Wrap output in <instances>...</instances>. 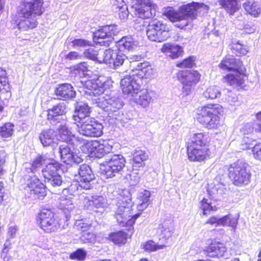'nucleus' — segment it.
Listing matches in <instances>:
<instances>
[{
    "instance_id": "obj_1",
    "label": "nucleus",
    "mask_w": 261,
    "mask_h": 261,
    "mask_svg": "<svg viewBox=\"0 0 261 261\" xmlns=\"http://www.w3.org/2000/svg\"><path fill=\"white\" fill-rule=\"evenodd\" d=\"M84 88L88 91L86 92L94 95L93 103L109 113L116 112L123 106V102L118 96L104 93L105 83H101L99 79L89 80L85 82Z\"/></svg>"
},
{
    "instance_id": "obj_2",
    "label": "nucleus",
    "mask_w": 261,
    "mask_h": 261,
    "mask_svg": "<svg viewBox=\"0 0 261 261\" xmlns=\"http://www.w3.org/2000/svg\"><path fill=\"white\" fill-rule=\"evenodd\" d=\"M209 9L208 6L203 3L192 2L180 7L178 11L173 7H168L163 10V15L172 22H179L177 27L183 28L189 25L196 18L198 13L201 11L207 12Z\"/></svg>"
},
{
    "instance_id": "obj_3",
    "label": "nucleus",
    "mask_w": 261,
    "mask_h": 261,
    "mask_svg": "<svg viewBox=\"0 0 261 261\" xmlns=\"http://www.w3.org/2000/svg\"><path fill=\"white\" fill-rule=\"evenodd\" d=\"M18 28L20 30L32 29L37 26L35 15H40L43 11V0H19Z\"/></svg>"
},
{
    "instance_id": "obj_4",
    "label": "nucleus",
    "mask_w": 261,
    "mask_h": 261,
    "mask_svg": "<svg viewBox=\"0 0 261 261\" xmlns=\"http://www.w3.org/2000/svg\"><path fill=\"white\" fill-rule=\"evenodd\" d=\"M117 208L115 211V217L119 225L121 227H133L140 214H136L132 216L131 208L133 205L129 192L126 190H121L117 198Z\"/></svg>"
},
{
    "instance_id": "obj_5",
    "label": "nucleus",
    "mask_w": 261,
    "mask_h": 261,
    "mask_svg": "<svg viewBox=\"0 0 261 261\" xmlns=\"http://www.w3.org/2000/svg\"><path fill=\"white\" fill-rule=\"evenodd\" d=\"M206 135L195 134L187 147L188 159L191 162H203L210 157V151L206 144Z\"/></svg>"
},
{
    "instance_id": "obj_6",
    "label": "nucleus",
    "mask_w": 261,
    "mask_h": 261,
    "mask_svg": "<svg viewBox=\"0 0 261 261\" xmlns=\"http://www.w3.org/2000/svg\"><path fill=\"white\" fill-rule=\"evenodd\" d=\"M223 112V108L219 104H207L198 109L197 119L208 129L217 128L220 126V115Z\"/></svg>"
},
{
    "instance_id": "obj_7",
    "label": "nucleus",
    "mask_w": 261,
    "mask_h": 261,
    "mask_svg": "<svg viewBox=\"0 0 261 261\" xmlns=\"http://www.w3.org/2000/svg\"><path fill=\"white\" fill-rule=\"evenodd\" d=\"M247 167L248 164L241 160L230 165L228 168V174L235 185L246 186L250 182L251 174Z\"/></svg>"
},
{
    "instance_id": "obj_8",
    "label": "nucleus",
    "mask_w": 261,
    "mask_h": 261,
    "mask_svg": "<svg viewBox=\"0 0 261 261\" xmlns=\"http://www.w3.org/2000/svg\"><path fill=\"white\" fill-rule=\"evenodd\" d=\"M125 159L121 154H114L101 165V170L107 178L121 174L125 165Z\"/></svg>"
},
{
    "instance_id": "obj_9",
    "label": "nucleus",
    "mask_w": 261,
    "mask_h": 261,
    "mask_svg": "<svg viewBox=\"0 0 261 261\" xmlns=\"http://www.w3.org/2000/svg\"><path fill=\"white\" fill-rule=\"evenodd\" d=\"M77 130L80 134L90 137H98L102 134L103 126L93 118H88L77 121Z\"/></svg>"
},
{
    "instance_id": "obj_10",
    "label": "nucleus",
    "mask_w": 261,
    "mask_h": 261,
    "mask_svg": "<svg viewBox=\"0 0 261 261\" xmlns=\"http://www.w3.org/2000/svg\"><path fill=\"white\" fill-rule=\"evenodd\" d=\"M169 29L162 21L153 20L147 27L146 34L148 39L152 41L162 42L169 37Z\"/></svg>"
},
{
    "instance_id": "obj_11",
    "label": "nucleus",
    "mask_w": 261,
    "mask_h": 261,
    "mask_svg": "<svg viewBox=\"0 0 261 261\" xmlns=\"http://www.w3.org/2000/svg\"><path fill=\"white\" fill-rule=\"evenodd\" d=\"M38 217L41 228L46 233L56 232L61 228L60 220L55 218L54 213L50 210H42Z\"/></svg>"
},
{
    "instance_id": "obj_12",
    "label": "nucleus",
    "mask_w": 261,
    "mask_h": 261,
    "mask_svg": "<svg viewBox=\"0 0 261 261\" xmlns=\"http://www.w3.org/2000/svg\"><path fill=\"white\" fill-rule=\"evenodd\" d=\"M131 9L134 15L142 19L155 16V6L151 0H133Z\"/></svg>"
},
{
    "instance_id": "obj_13",
    "label": "nucleus",
    "mask_w": 261,
    "mask_h": 261,
    "mask_svg": "<svg viewBox=\"0 0 261 261\" xmlns=\"http://www.w3.org/2000/svg\"><path fill=\"white\" fill-rule=\"evenodd\" d=\"M60 168V164L55 161L48 163L42 170L45 182H47L53 187L60 186L63 180L58 173Z\"/></svg>"
},
{
    "instance_id": "obj_14",
    "label": "nucleus",
    "mask_w": 261,
    "mask_h": 261,
    "mask_svg": "<svg viewBox=\"0 0 261 261\" xmlns=\"http://www.w3.org/2000/svg\"><path fill=\"white\" fill-rule=\"evenodd\" d=\"M118 32L116 25L103 26L93 33V40L96 44L109 46L113 36Z\"/></svg>"
},
{
    "instance_id": "obj_15",
    "label": "nucleus",
    "mask_w": 261,
    "mask_h": 261,
    "mask_svg": "<svg viewBox=\"0 0 261 261\" xmlns=\"http://www.w3.org/2000/svg\"><path fill=\"white\" fill-rule=\"evenodd\" d=\"M30 196L34 199H42L46 195L45 186L35 176L25 175Z\"/></svg>"
},
{
    "instance_id": "obj_16",
    "label": "nucleus",
    "mask_w": 261,
    "mask_h": 261,
    "mask_svg": "<svg viewBox=\"0 0 261 261\" xmlns=\"http://www.w3.org/2000/svg\"><path fill=\"white\" fill-rule=\"evenodd\" d=\"M180 80L183 85L184 91L188 94L191 89L199 81L200 74L196 70H186L180 73Z\"/></svg>"
},
{
    "instance_id": "obj_17",
    "label": "nucleus",
    "mask_w": 261,
    "mask_h": 261,
    "mask_svg": "<svg viewBox=\"0 0 261 261\" xmlns=\"http://www.w3.org/2000/svg\"><path fill=\"white\" fill-rule=\"evenodd\" d=\"M60 153L61 160L67 164H79L83 161L73 152V146L70 144L64 143L60 146Z\"/></svg>"
},
{
    "instance_id": "obj_18",
    "label": "nucleus",
    "mask_w": 261,
    "mask_h": 261,
    "mask_svg": "<svg viewBox=\"0 0 261 261\" xmlns=\"http://www.w3.org/2000/svg\"><path fill=\"white\" fill-rule=\"evenodd\" d=\"M120 86L123 94L130 95L132 97L137 95L141 87L134 75L124 76L121 80Z\"/></svg>"
},
{
    "instance_id": "obj_19",
    "label": "nucleus",
    "mask_w": 261,
    "mask_h": 261,
    "mask_svg": "<svg viewBox=\"0 0 261 261\" xmlns=\"http://www.w3.org/2000/svg\"><path fill=\"white\" fill-rule=\"evenodd\" d=\"M79 175L80 178L79 186L86 190L90 189L91 187L90 182L94 178L90 167L86 164L81 165L79 169Z\"/></svg>"
},
{
    "instance_id": "obj_20",
    "label": "nucleus",
    "mask_w": 261,
    "mask_h": 261,
    "mask_svg": "<svg viewBox=\"0 0 261 261\" xmlns=\"http://www.w3.org/2000/svg\"><path fill=\"white\" fill-rule=\"evenodd\" d=\"M242 66V62L235 59L231 55L225 56L219 65V67L222 70L232 71L241 70Z\"/></svg>"
},
{
    "instance_id": "obj_21",
    "label": "nucleus",
    "mask_w": 261,
    "mask_h": 261,
    "mask_svg": "<svg viewBox=\"0 0 261 261\" xmlns=\"http://www.w3.org/2000/svg\"><path fill=\"white\" fill-rule=\"evenodd\" d=\"M205 254L211 257H220L226 252L225 246L219 242H214L205 247L204 250Z\"/></svg>"
},
{
    "instance_id": "obj_22",
    "label": "nucleus",
    "mask_w": 261,
    "mask_h": 261,
    "mask_svg": "<svg viewBox=\"0 0 261 261\" xmlns=\"http://www.w3.org/2000/svg\"><path fill=\"white\" fill-rule=\"evenodd\" d=\"M174 226L173 221L171 220H164L160 224L158 228V233L161 239L165 240L169 239L174 232Z\"/></svg>"
},
{
    "instance_id": "obj_23",
    "label": "nucleus",
    "mask_w": 261,
    "mask_h": 261,
    "mask_svg": "<svg viewBox=\"0 0 261 261\" xmlns=\"http://www.w3.org/2000/svg\"><path fill=\"white\" fill-rule=\"evenodd\" d=\"M243 70L241 69L234 71V73H229L225 77V81L234 88L241 87L244 84L245 75L241 73Z\"/></svg>"
},
{
    "instance_id": "obj_24",
    "label": "nucleus",
    "mask_w": 261,
    "mask_h": 261,
    "mask_svg": "<svg viewBox=\"0 0 261 261\" xmlns=\"http://www.w3.org/2000/svg\"><path fill=\"white\" fill-rule=\"evenodd\" d=\"M55 92L59 98L62 99L74 97L76 94L73 87L69 84H63L59 85L56 88Z\"/></svg>"
},
{
    "instance_id": "obj_25",
    "label": "nucleus",
    "mask_w": 261,
    "mask_h": 261,
    "mask_svg": "<svg viewBox=\"0 0 261 261\" xmlns=\"http://www.w3.org/2000/svg\"><path fill=\"white\" fill-rule=\"evenodd\" d=\"M134 101L143 108L149 107L153 99L149 92L145 89L139 90L137 95L133 96Z\"/></svg>"
},
{
    "instance_id": "obj_26",
    "label": "nucleus",
    "mask_w": 261,
    "mask_h": 261,
    "mask_svg": "<svg viewBox=\"0 0 261 261\" xmlns=\"http://www.w3.org/2000/svg\"><path fill=\"white\" fill-rule=\"evenodd\" d=\"M90 112V108L87 103L83 102H77L75 110L76 115H73V119L75 122H77L82 121V119L90 118L89 117Z\"/></svg>"
},
{
    "instance_id": "obj_27",
    "label": "nucleus",
    "mask_w": 261,
    "mask_h": 261,
    "mask_svg": "<svg viewBox=\"0 0 261 261\" xmlns=\"http://www.w3.org/2000/svg\"><path fill=\"white\" fill-rule=\"evenodd\" d=\"M138 45V42L132 37H125L117 43L116 47L120 51L125 52L135 49Z\"/></svg>"
},
{
    "instance_id": "obj_28",
    "label": "nucleus",
    "mask_w": 261,
    "mask_h": 261,
    "mask_svg": "<svg viewBox=\"0 0 261 261\" xmlns=\"http://www.w3.org/2000/svg\"><path fill=\"white\" fill-rule=\"evenodd\" d=\"M56 133L54 129H47L41 132L39 136L40 140L44 146L54 145L59 139L56 138Z\"/></svg>"
},
{
    "instance_id": "obj_29",
    "label": "nucleus",
    "mask_w": 261,
    "mask_h": 261,
    "mask_svg": "<svg viewBox=\"0 0 261 261\" xmlns=\"http://www.w3.org/2000/svg\"><path fill=\"white\" fill-rule=\"evenodd\" d=\"M161 50L166 56L172 59L178 58L182 53V48L181 47L178 45L169 43L164 44Z\"/></svg>"
},
{
    "instance_id": "obj_30",
    "label": "nucleus",
    "mask_w": 261,
    "mask_h": 261,
    "mask_svg": "<svg viewBox=\"0 0 261 261\" xmlns=\"http://www.w3.org/2000/svg\"><path fill=\"white\" fill-rule=\"evenodd\" d=\"M66 105L65 102H62L54 106L51 109L48 110L47 119L52 120H58V117L64 115L66 113Z\"/></svg>"
},
{
    "instance_id": "obj_31",
    "label": "nucleus",
    "mask_w": 261,
    "mask_h": 261,
    "mask_svg": "<svg viewBox=\"0 0 261 261\" xmlns=\"http://www.w3.org/2000/svg\"><path fill=\"white\" fill-rule=\"evenodd\" d=\"M226 191L224 186L218 183L208 188L207 192L210 196L215 200H220Z\"/></svg>"
},
{
    "instance_id": "obj_32",
    "label": "nucleus",
    "mask_w": 261,
    "mask_h": 261,
    "mask_svg": "<svg viewBox=\"0 0 261 261\" xmlns=\"http://www.w3.org/2000/svg\"><path fill=\"white\" fill-rule=\"evenodd\" d=\"M58 206L65 214L71 212L75 207L72 198L70 196L64 195L60 197Z\"/></svg>"
},
{
    "instance_id": "obj_33",
    "label": "nucleus",
    "mask_w": 261,
    "mask_h": 261,
    "mask_svg": "<svg viewBox=\"0 0 261 261\" xmlns=\"http://www.w3.org/2000/svg\"><path fill=\"white\" fill-rule=\"evenodd\" d=\"M69 124L67 122L60 124L58 127V132L60 137V140L65 143H68L72 140L73 136L69 129Z\"/></svg>"
},
{
    "instance_id": "obj_34",
    "label": "nucleus",
    "mask_w": 261,
    "mask_h": 261,
    "mask_svg": "<svg viewBox=\"0 0 261 261\" xmlns=\"http://www.w3.org/2000/svg\"><path fill=\"white\" fill-rule=\"evenodd\" d=\"M96 149L95 152V156L101 158L105 154L110 153L113 149L112 146L107 141L97 142Z\"/></svg>"
},
{
    "instance_id": "obj_35",
    "label": "nucleus",
    "mask_w": 261,
    "mask_h": 261,
    "mask_svg": "<svg viewBox=\"0 0 261 261\" xmlns=\"http://www.w3.org/2000/svg\"><path fill=\"white\" fill-rule=\"evenodd\" d=\"M116 50L111 48L105 50H100V56H98L97 62L112 65Z\"/></svg>"
},
{
    "instance_id": "obj_36",
    "label": "nucleus",
    "mask_w": 261,
    "mask_h": 261,
    "mask_svg": "<svg viewBox=\"0 0 261 261\" xmlns=\"http://www.w3.org/2000/svg\"><path fill=\"white\" fill-rule=\"evenodd\" d=\"M45 160L42 156H37L33 162L32 164L26 163L25 167L28 173H31V176H33L37 169L40 168L41 166L45 164Z\"/></svg>"
},
{
    "instance_id": "obj_37",
    "label": "nucleus",
    "mask_w": 261,
    "mask_h": 261,
    "mask_svg": "<svg viewBox=\"0 0 261 261\" xmlns=\"http://www.w3.org/2000/svg\"><path fill=\"white\" fill-rule=\"evenodd\" d=\"M150 192L148 190H144L138 194V199L140 201L137 206L139 211H142L146 208L149 204Z\"/></svg>"
},
{
    "instance_id": "obj_38",
    "label": "nucleus",
    "mask_w": 261,
    "mask_h": 261,
    "mask_svg": "<svg viewBox=\"0 0 261 261\" xmlns=\"http://www.w3.org/2000/svg\"><path fill=\"white\" fill-rule=\"evenodd\" d=\"M245 11L249 14L257 16L261 12V9L257 3L253 0H249L243 5Z\"/></svg>"
},
{
    "instance_id": "obj_39",
    "label": "nucleus",
    "mask_w": 261,
    "mask_h": 261,
    "mask_svg": "<svg viewBox=\"0 0 261 261\" xmlns=\"http://www.w3.org/2000/svg\"><path fill=\"white\" fill-rule=\"evenodd\" d=\"M240 0H221V5L230 15H232L239 8Z\"/></svg>"
},
{
    "instance_id": "obj_40",
    "label": "nucleus",
    "mask_w": 261,
    "mask_h": 261,
    "mask_svg": "<svg viewBox=\"0 0 261 261\" xmlns=\"http://www.w3.org/2000/svg\"><path fill=\"white\" fill-rule=\"evenodd\" d=\"M97 140L86 141L84 142L80 149L82 152L86 154L95 156V152L96 149Z\"/></svg>"
},
{
    "instance_id": "obj_41",
    "label": "nucleus",
    "mask_w": 261,
    "mask_h": 261,
    "mask_svg": "<svg viewBox=\"0 0 261 261\" xmlns=\"http://www.w3.org/2000/svg\"><path fill=\"white\" fill-rule=\"evenodd\" d=\"M136 69L138 71L137 74L140 78L147 77L151 72V67L148 62L138 63Z\"/></svg>"
},
{
    "instance_id": "obj_42",
    "label": "nucleus",
    "mask_w": 261,
    "mask_h": 261,
    "mask_svg": "<svg viewBox=\"0 0 261 261\" xmlns=\"http://www.w3.org/2000/svg\"><path fill=\"white\" fill-rule=\"evenodd\" d=\"M238 218L232 215H228L220 218L219 224L221 226H228L231 227L235 231L238 224Z\"/></svg>"
},
{
    "instance_id": "obj_43",
    "label": "nucleus",
    "mask_w": 261,
    "mask_h": 261,
    "mask_svg": "<svg viewBox=\"0 0 261 261\" xmlns=\"http://www.w3.org/2000/svg\"><path fill=\"white\" fill-rule=\"evenodd\" d=\"M148 157V155L145 151L139 148L136 149L133 153V166H135L134 164H137L143 167L144 164L142 163L147 160Z\"/></svg>"
},
{
    "instance_id": "obj_44",
    "label": "nucleus",
    "mask_w": 261,
    "mask_h": 261,
    "mask_svg": "<svg viewBox=\"0 0 261 261\" xmlns=\"http://www.w3.org/2000/svg\"><path fill=\"white\" fill-rule=\"evenodd\" d=\"M221 95V92L216 86H210L203 93V97L206 99H214Z\"/></svg>"
},
{
    "instance_id": "obj_45",
    "label": "nucleus",
    "mask_w": 261,
    "mask_h": 261,
    "mask_svg": "<svg viewBox=\"0 0 261 261\" xmlns=\"http://www.w3.org/2000/svg\"><path fill=\"white\" fill-rule=\"evenodd\" d=\"M87 202L89 203V205L92 208H103L106 206L107 203L106 200L102 196H93L91 198L88 199Z\"/></svg>"
},
{
    "instance_id": "obj_46",
    "label": "nucleus",
    "mask_w": 261,
    "mask_h": 261,
    "mask_svg": "<svg viewBox=\"0 0 261 261\" xmlns=\"http://www.w3.org/2000/svg\"><path fill=\"white\" fill-rule=\"evenodd\" d=\"M109 239L116 244L125 243L127 239V234L122 231L111 233L109 235Z\"/></svg>"
},
{
    "instance_id": "obj_47",
    "label": "nucleus",
    "mask_w": 261,
    "mask_h": 261,
    "mask_svg": "<svg viewBox=\"0 0 261 261\" xmlns=\"http://www.w3.org/2000/svg\"><path fill=\"white\" fill-rule=\"evenodd\" d=\"M200 208L203 211V215H207L211 211H215L217 208L212 205V202L206 198H203L200 202Z\"/></svg>"
},
{
    "instance_id": "obj_48",
    "label": "nucleus",
    "mask_w": 261,
    "mask_h": 261,
    "mask_svg": "<svg viewBox=\"0 0 261 261\" xmlns=\"http://www.w3.org/2000/svg\"><path fill=\"white\" fill-rule=\"evenodd\" d=\"M231 49L233 53L237 56L245 55L248 51V47L239 42L232 43Z\"/></svg>"
},
{
    "instance_id": "obj_49",
    "label": "nucleus",
    "mask_w": 261,
    "mask_h": 261,
    "mask_svg": "<svg viewBox=\"0 0 261 261\" xmlns=\"http://www.w3.org/2000/svg\"><path fill=\"white\" fill-rule=\"evenodd\" d=\"M14 125L11 123H5L0 127V136L3 138H8L12 135L14 132Z\"/></svg>"
},
{
    "instance_id": "obj_50",
    "label": "nucleus",
    "mask_w": 261,
    "mask_h": 261,
    "mask_svg": "<svg viewBox=\"0 0 261 261\" xmlns=\"http://www.w3.org/2000/svg\"><path fill=\"white\" fill-rule=\"evenodd\" d=\"M100 50L98 51L95 47H90L84 50L85 56L91 60L97 61L98 56H100Z\"/></svg>"
},
{
    "instance_id": "obj_51",
    "label": "nucleus",
    "mask_w": 261,
    "mask_h": 261,
    "mask_svg": "<svg viewBox=\"0 0 261 261\" xmlns=\"http://www.w3.org/2000/svg\"><path fill=\"white\" fill-rule=\"evenodd\" d=\"M142 246L144 250L148 252L154 251L157 250L162 249H164L165 247L164 245H158L155 242L151 240L147 241Z\"/></svg>"
},
{
    "instance_id": "obj_52",
    "label": "nucleus",
    "mask_w": 261,
    "mask_h": 261,
    "mask_svg": "<svg viewBox=\"0 0 261 261\" xmlns=\"http://www.w3.org/2000/svg\"><path fill=\"white\" fill-rule=\"evenodd\" d=\"M121 52L122 51H119V52L117 53L116 51L114 55V58L112 65H113L115 68L122 65L125 60L126 57Z\"/></svg>"
},
{
    "instance_id": "obj_53",
    "label": "nucleus",
    "mask_w": 261,
    "mask_h": 261,
    "mask_svg": "<svg viewBox=\"0 0 261 261\" xmlns=\"http://www.w3.org/2000/svg\"><path fill=\"white\" fill-rule=\"evenodd\" d=\"M87 255L86 252L83 249L80 248L70 255V258L77 261H83Z\"/></svg>"
},
{
    "instance_id": "obj_54",
    "label": "nucleus",
    "mask_w": 261,
    "mask_h": 261,
    "mask_svg": "<svg viewBox=\"0 0 261 261\" xmlns=\"http://www.w3.org/2000/svg\"><path fill=\"white\" fill-rule=\"evenodd\" d=\"M91 227V224L85 222L83 220H76L74 224V228L83 233L88 231Z\"/></svg>"
},
{
    "instance_id": "obj_55",
    "label": "nucleus",
    "mask_w": 261,
    "mask_h": 261,
    "mask_svg": "<svg viewBox=\"0 0 261 261\" xmlns=\"http://www.w3.org/2000/svg\"><path fill=\"white\" fill-rule=\"evenodd\" d=\"M71 43L72 46L74 48L85 47L91 45L90 41L83 39H74L71 42Z\"/></svg>"
},
{
    "instance_id": "obj_56",
    "label": "nucleus",
    "mask_w": 261,
    "mask_h": 261,
    "mask_svg": "<svg viewBox=\"0 0 261 261\" xmlns=\"http://www.w3.org/2000/svg\"><path fill=\"white\" fill-rule=\"evenodd\" d=\"M80 239L81 241L84 243H92L95 242L96 236L93 233L87 231L82 233Z\"/></svg>"
},
{
    "instance_id": "obj_57",
    "label": "nucleus",
    "mask_w": 261,
    "mask_h": 261,
    "mask_svg": "<svg viewBox=\"0 0 261 261\" xmlns=\"http://www.w3.org/2000/svg\"><path fill=\"white\" fill-rule=\"evenodd\" d=\"M195 57L192 56L185 59L182 62L177 64V66L180 68L192 67L195 64Z\"/></svg>"
},
{
    "instance_id": "obj_58",
    "label": "nucleus",
    "mask_w": 261,
    "mask_h": 261,
    "mask_svg": "<svg viewBox=\"0 0 261 261\" xmlns=\"http://www.w3.org/2000/svg\"><path fill=\"white\" fill-rule=\"evenodd\" d=\"M74 70L77 71L80 76L84 75L88 71V65L85 62L81 63L74 66Z\"/></svg>"
},
{
    "instance_id": "obj_59",
    "label": "nucleus",
    "mask_w": 261,
    "mask_h": 261,
    "mask_svg": "<svg viewBox=\"0 0 261 261\" xmlns=\"http://www.w3.org/2000/svg\"><path fill=\"white\" fill-rule=\"evenodd\" d=\"M252 152L254 158L261 161V143L256 144L252 148Z\"/></svg>"
},
{
    "instance_id": "obj_60",
    "label": "nucleus",
    "mask_w": 261,
    "mask_h": 261,
    "mask_svg": "<svg viewBox=\"0 0 261 261\" xmlns=\"http://www.w3.org/2000/svg\"><path fill=\"white\" fill-rule=\"evenodd\" d=\"M224 91L226 92L225 94H226V100L230 103V105H233L237 101L238 98L236 94L229 90H226Z\"/></svg>"
},
{
    "instance_id": "obj_61",
    "label": "nucleus",
    "mask_w": 261,
    "mask_h": 261,
    "mask_svg": "<svg viewBox=\"0 0 261 261\" xmlns=\"http://www.w3.org/2000/svg\"><path fill=\"white\" fill-rule=\"evenodd\" d=\"M117 8L119 9L118 13L120 18L122 20L125 19L128 15V11L127 7L125 5H122Z\"/></svg>"
},
{
    "instance_id": "obj_62",
    "label": "nucleus",
    "mask_w": 261,
    "mask_h": 261,
    "mask_svg": "<svg viewBox=\"0 0 261 261\" xmlns=\"http://www.w3.org/2000/svg\"><path fill=\"white\" fill-rule=\"evenodd\" d=\"M6 157V152L3 150H0V175H2L4 173L3 167L5 163Z\"/></svg>"
},
{
    "instance_id": "obj_63",
    "label": "nucleus",
    "mask_w": 261,
    "mask_h": 261,
    "mask_svg": "<svg viewBox=\"0 0 261 261\" xmlns=\"http://www.w3.org/2000/svg\"><path fill=\"white\" fill-rule=\"evenodd\" d=\"M130 176L132 185H136L140 181V177L137 173L133 172Z\"/></svg>"
},
{
    "instance_id": "obj_64",
    "label": "nucleus",
    "mask_w": 261,
    "mask_h": 261,
    "mask_svg": "<svg viewBox=\"0 0 261 261\" xmlns=\"http://www.w3.org/2000/svg\"><path fill=\"white\" fill-rule=\"evenodd\" d=\"M220 220V218H217L216 217H213L210 218L206 222L207 224H210L211 225H214L215 226H221L219 224V221Z\"/></svg>"
}]
</instances>
